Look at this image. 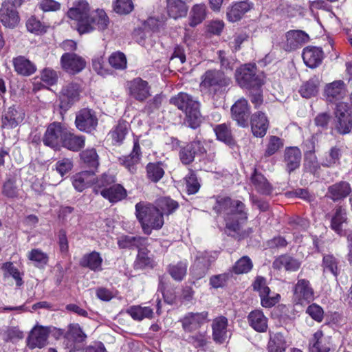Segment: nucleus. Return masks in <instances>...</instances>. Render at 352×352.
Listing matches in <instances>:
<instances>
[{
	"label": "nucleus",
	"mask_w": 352,
	"mask_h": 352,
	"mask_svg": "<svg viewBox=\"0 0 352 352\" xmlns=\"http://www.w3.org/2000/svg\"><path fill=\"white\" fill-rule=\"evenodd\" d=\"M251 184L254 189L262 195H270L272 192V187L267 179L260 173L254 169L251 176Z\"/></svg>",
	"instance_id": "40"
},
{
	"label": "nucleus",
	"mask_w": 352,
	"mask_h": 352,
	"mask_svg": "<svg viewBox=\"0 0 352 352\" xmlns=\"http://www.w3.org/2000/svg\"><path fill=\"white\" fill-rule=\"evenodd\" d=\"M0 20L3 25L8 28H14L18 24V13L10 1L3 3L0 9Z\"/></svg>",
	"instance_id": "27"
},
{
	"label": "nucleus",
	"mask_w": 352,
	"mask_h": 352,
	"mask_svg": "<svg viewBox=\"0 0 352 352\" xmlns=\"http://www.w3.org/2000/svg\"><path fill=\"white\" fill-rule=\"evenodd\" d=\"M87 335L77 323L70 324L65 335L66 345L71 350L76 349V344L85 341Z\"/></svg>",
	"instance_id": "25"
},
{
	"label": "nucleus",
	"mask_w": 352,
	"mask_h": 352,
	"mask_svg": "<svg viewBox=\"0 0 352 352\" xmlns=\"http://www.w3.org/2000/svg\"><path fill=\"white\" fill-rule=\"evenodd\" d=\"M50 333V327L35 325L30 332L28 338V346L30 349H41L47 345Z\"/></svg>",
	"instance_id": "14"
},
{
	"label": "nucleus",
	"mask_w": 352,
	"mask_h": 352,
	"mask_svg": "<svg viewBox=\"0 0 352 352\" xmlns=\"http://www.w3.org/2000/svg\"><path fill=\"white\" fill-rule=\"evenodd\" d=\"M166 10L170 17L177 19L186 16L188 9L183 0H166Z\"/></svg>",
	"instance_id": "35"
},
{
	"label": "nucleus",
	"mask_w": 352,
	"mask_h": 352,
	"mask_svg": "<svg viewBox=\"0 0 352 352\" xmlns=\"http://www.w3.org/2000/svg\"><path fill=\"white\" fill-rule=\"evenodd\" d=\"M301 152L297 147L287 148L285 151L284 162L289 173L294 171L300 166Z\"/></svg>",
	"instance_id": "36"
},
{
	"label": "nucleus",
	"mask_w": 352,
	"mask_h": 352,
	"mask_svg": "<svg viewBox=\"0 0 352 352\" xmlns=\"http://www.w3.org/2000/svg\"><path fill=\"white\" fill-rule=\"evenodd\" d=\"M133 9V4L131 0H116L114 3V11L120 14H129Z\"/></svg>",
	"instance_id": "62"
},
{
	"label": "nucleus",
	"mask_w": 352,
	"mask_h": 352,
	"mask_svg": "<svg viewBox=\"0 0 352 352\" xmlns=\"http://www.w3.org/2000/svg\"><path fill=\"white\" fill-rule=\"evenodd\" d=\"M319 81L317 78H311L300 87V93L303 98H309L317 94Z\"/></svg>",
	"instance_id": "53"
},
{
	"label": "nucleus",
	"mask_w": 352,
	"mask_h": 352,
	"mask_svg": "<svg viewBox=\"0 0 352 352\" xmlns=\"http://www.w3.org/2000/svg\"><path fill=\"white\" fill-rule=\"evenodd\" d=\"M26 27L29 32L39 34L46 32L45 27L35 16H31L26 22Z\"/></svg>",
	"instance_id": "63"
},
{
	"label": "nucleus",
	"mask_w": 352,
	"mask_h": 352,
	"mask_svg": "<svg viewBox=\"0 0 352 352\" xmlns=\"http://www.w3.org/2000/svg\"><path fill=\"white\" fill-rule=\"evenodd\" d=\"M80 157L85 163L91 167H97L99 164L98 155L94 148L82 151L80 153Z\"/></svg>",
	"instance_id": "61"
},
{
	"label": "nucleus",
	"mask_w": 352,
	"mask_h": 352,
	"mask_svg": "<svg viewBox=\"0 0 352 352\" xmlns=\"http://www.w3.org/2000/svg\"><path fill=\"white\" fill-rule=\"evenodd\" d=\"M302 56L307 67L316 68L322 63L323 52L318 47L309 46L303 50Z\"/></svg>",
	"instance_id": "31"
},
{
	"label": "nucleus",
	"mask_w": 352,
	"mask_h": 352,
	"mask_svg": "<svg viewBox=\"0 0 352 352\" xmlns=\"http://www.w3.org/2000/svg\"><path fill=\"white\" fill-rule=\"evenodd\" d=\"M129 125L126 122H120L111 131L110 134L113 141L121 143L129 132Z\"/></svg>",
	"instance_id": "55"
},
{
	"label": "nucleus",
	"mask_w": 352,
	"mask_h": 352,
	"mask_svg": "<svg viewBox=\"0 0 352 352\" xmlns=\"http://www.w3.org/2000/svg\"><path fill=\"white\" fill-rule=\"evenodd\" d=\"M187 272V263L186 262H179L177 264L170 265L168 272L175 280H182Z\"/></svg>",
	"instance_id": "57"
},
{
	"label": "nucleus",
	"mask_w": 352,
	"mask_h": 352,
	"mask_svg": "<svg viewBox=\"0 0 352 352\" xmlns=\"http://www.w3.org/2000/svg\"><path fill=\"white\" fill-rule=\"evenodd\" d=\"M135 215L146 234H151L152 230L161 229L164 223V216L159 208L150 203L136 204Z\"/></svg>",
	"instance_id": "2"
},
{
	"label": "nucleus",
	"mask_w": 352,
	"mask_h": 352,
	"mask_svg": "<svg viewBox=\"0 0 352 352\" xmlns=\"http://www.w3.org/2000/svg\"><path fill=\"white\" fill-rule=\"evenodd\" d=\"M147 239L142 236H122L118 239V244L120 248H140L146 243Z\"/></svg>",
	"instance_id": "47"
},
{
	"label": "nucleus",
	"mask_w": 352,
	"mask_h": 352,
	"mask_svg": "<svg viewBox=\"0 0 352 352\" xmlns=\"http://www.w3.org/2000/svg\"><path fill=\"white\" fill-rule=\"evenodd\" d=\"M15 71L23 76H30L36 72V66L25 57L19 56L13 60Z\"/></svg>",
	"instance_id": "43"
},
{
	"label": "nucleus",
	"mask_w": 352,
	"mask_h": 352,
	"mask_svg": "<svg viewBox=\"0 0 352 352\" xmlns=\"http://www.w3.org/2000/svg\"><path fill=\"white\" fill-rule=\"evenodd\" d=\"M62 69L70 74H76L80 72L86 66L84 58L75 54L66 52L60 58Z\"/></svg>",
	"instance_id": "13"
},
{
	"label": "nucleus",
	"mask_w": 352,
	"mask_h": 352,
	"mask_svg": "<svg viewBox=\"0 0 352 352\" xmlns=\"http://www.w3.org/2000/svg\"><path fill=\"white\" fill-rule=\"evenodd\" d=\"M342 153L340 148L333 146L331 148L329 151L326 153L322 164L324 166L331 167L338 164L341 157Z\"/></svg>",
	"instance_id": "56"
},
{
	"label": "nucleus",
	"mask_w": 352,
	"mask_h": 352,
	"mask_svg": "<svg viewBox=\"0 0 352 352\" xmlns=\"http://www.w3.org/2000/svg\"><path fill=\"white\" fill-rule=\"evenodd\" d=\"M346 89L342 80H335L327 84L324 90V96L329 102H336L346 96Z\"/></svg>",
	"instance_id": "22"
},
{
	"label": "nucleus",
	"mask_w": 352,
	"mask_h": 352,
	"mask_svg": "<svg viewBox=\"0 0 352 352\" xmlns=\"http://www.w3.org/2000/svg\"><path fill=\"white\" fill-rule=\"evenodd\" d=\"M336 128L341 134H346L350 132L352 127V120L348 105L340 102L336 106Z\"/></svg>",
	"instance_id": "9"
},
{
	"label": "nucleus",
	"mask_w": 352,
	"mask_h": 352,
	"mask_svg": "<svg viewBox=\"0 0 352 352\" xmlns=\"http://www.w3.org/2000/svg\"><path fill=\"white\" fill-rule=\"evenodd\" d=\"M253 267L252 260L248 256H243L239 259L233 266V271L234 273L245 274L249 272Z\"/></svg>",
	"instance_id": "58"
},
{
	"label": "nucleus",
	"mask_w": 352,
	"mask_h": 352,
	"mask_svg": "<svg viewBox=\"0 0 352 352\" xmlns=\"http://www.w3.org/2000/svg\"><path fill=\"white\" fill-rule=\"evenodd\" d=\"M85 144V136L76 135L67 128L61 146L77 152L81 150Z\"/></svg>",
	"instance_id": "32"
},
{
	"label": "nucleus",
	"mask_w": 352,
	"mask_h": 352,
	"mask_svg": "<svg viewBox=\"0 0 352 352\" xmlns=\"http://www.w3.org/2000/svg\"><path fill=\"white\" fill-rule=\"evenodd\" d=\"M232 117L237 124L243 127L248 126L250 109L248 101L244 98L238 100L231 108Z\"/></svg>",
	"instance_id": "19"
},
{
	"label": "nucleus",
	"mask_w": 352,
	"mask_h": 352,
	"mask_svg": "<svg viewBox=\"0 0 352 352\" xmlns=\"http://www.w3.org/2000/svg\"><path fill=\"white\" fill-rule=\"evenodd\" d=\"M208 15V9L205 3L194 4L190 10L188 17V25L195 28L203 23Z\"/></svg>",
	"instance_id": "29"
},
{
	"label": "nucleus",
	"mask_w": 352,
	"mask_h": 352,
	"mask_svg": "<svg viewBox=\"0 0 352 352\" xmlns=\"http://www.w3.org/2000/svg\"><path fill=\"white\" fill-rule=\"evenodd\" d=\"M28 258L34 263L36 267L43 268L48 263V255L39 249H32L28 253Z\"/></svg>",
	"instance_id": "52"
},
{
	"label": "nucleus",
	"mask_w": 352,
	"mask_h": 352,
	"mask_svg": "<svg viewBox=\"0 0 352 352\" xmlns=\"http://www.w3.org/2000/svg\"><path fill=\"white\" fill-rule=\"evenodd\" d=\"M73 167V162L69 158H63L59 160L55 164L56 170L61 175L64 176L69 173Z\"/></svg>",
	"instance_id": "64"
},
{
	"label": "nucleus",
	"mask_w": 352,
	"mask_h": 352,
	"mask_svg": "<svg viewBox=\"0 0 352 352\" xmlns=\"http://www.w3.org/2000/svg\"><path fill=\"white\" fill-rule=\"evenodd\" d=\"M311 352H329L330 343L327 338H324L322 331L318 330L313 335L309 341Z\"/></svg>",
	"instance_id": "37"
},
{
	"label": "nucleus",
	"mask_w": 352,
	"mask_h": 352,
	"mask_svg": "<svg viewBox=\"0 0 352 352\" xmlns=\"http://www.w3.org/2000/svg\"><path fill=\"white\" fill-rule=\"evenodd\" d=\"M351 187L348 182H340L328 188L329 197L334 201L346 197L351 192Z\"/></svg>",
	"instance_id": "41"
},
{
	"label": "nucleus",
	"mask_w": 352,
	"mask_h": 352,
	"mask_svg": "<svg viewBox=\"0 0 352 352\" xmlns=\"http://www.w3.org/2000/svg\"><path fill=\"white\" fill-rule=\"evenodd\" d=\"M141 154L138 139H134L131 153L129 155L120 157V162L129 172L134 173L137 170V165L140 162Z\"/></svg>",
	"instance_id": "28"
},
{
	"label": "nucleus",
	"mask_w": 352,
	"mask_h": 352,
	"mask_svg": "<svg viewBox=\"0 0 352 352\" xmlns=\"http://www.w3.org/2000/svg\"><path fill=\"white\" fill-rule=\"evenodd\" d=\"M254 290L259 292L261 297V305L264 307H272L278 302L280 296L276 294L274 296H270V289L266 285V280L261 277L258 276L253 283Z\"/></svg>",
	"instance_id": "17"
},
{
	"label": "nucleus",
	"mask_w": 352,
	"mask_h": 352,
	"mask_svg": "<svg viewBox=\"0 0 352 352\" xmlns=\"http://www.w3.org/2000/svg\"><path fill=\"white\" fill-rule=\"evenodd\" d=\"M133 320H142L144 318H151L153 315V311L149 307H142L140 305H135L129 307L126 310Z\"/></svg>",
	"instance_id": "49"
},
{
	"label": "nucleus",
	"mask_w": 352,
	"mask_h": 352,
	"mask_svg": "<svg viewBox=\"0 0 352 352\" xmlns=\"http://www.w3.org/2000/svg\"><path fill=\"white\" fill-rule=\"evenodd\" d=\"M213 210L217 214L224 215L226 231L230 235L238 234L241 223L247 219L244 204L228 197L218 196Z\"/></svg>",
	"instance_id": "1"
},
{
	"label": "nucleus",
	"mask_w": 352,
	"mask_h": 352,
	"mask_svg": "<svg viewBox=\"0 0 352 352\" xmlns=\"http://www.w3.org/2000/svg\"><path fill=\"white\" fill-rule=\"evenodd\" d=\"M116 182V178L112 175L107 173L102 174L100 177L96 178L92 183L94 185L93 191L96 194L102 195L103 190H107Z\"/></svg>",
	"instance_id": "44"
},
{
	"label": "nucleus",
	"mask_w": 352,
	"mask_h": 352,
	"mask_svg": "<svg viewBox=\"0 0 352 352\" xmlns=\"http://www.w3.org/2000/svg\"><path fill=\"white\" fill-rule=\"evenodd\" d=\"M287 347L286 338L283 333L278 332L270 335L268 352H285Z\"/></svg>",
	"instance_id": "42"
},
{
	"label": "nucleus",
	"mask_w": 352,
	"mask_h": 352,
	"mask_svg": "<svg viewBox=\"0 0 352 352\" xmlns=\"http://www.w3.org/2000/svg\"><path fill=\"white\" fill-rule=\"evenodd\" d=\"M254 3L249 0H245L234 3L228 8L227 17L231 22L240 20L247 12L253 8Z\"/></svg>",
	"instance_id": "26"
},
{
	"label": "nucleus",
	"mask_w": 352,
	"mask_h": 352,
	"mask_svg": "<svg viewBox=\"0 0 352 352\" xmlns=\"http://www.w3.org/2000/svg\"><path fill=\"white\" fill-rule=\"evenodd\" d=\"M249 325L259 333L266 332L268 328V319L261 310L252 311L248 316Z\"/></svg>",
	"instance_id": "30"
},
{
	"label": "nucleus",
	"mask_w": 352,
	"mask_h": 352,
	"mask_svg": "<svg viewBox=\"0 0 352 352\" xmlns=\"http://www.w3.org/2000/svg\"><path fill=\"white\" fill-rule=\"evenodd\" d=\"M254 65L246 64L236 71V80L242 87L252 88L259 87L263 84L262 80L256 74Z\"/></svg>",
	"instance_id": "5"
},
{
	"label": "nucleus",
	"mask_w": 352,
	"mask_h": 352,
	"mask_svg": "<svg viewBox=\"0 0 352 352\" xmlns=\"http://www.w3.org/2000/svg\"><path fill=\"white\" fill-rule=\"evenodd\" d=\"M89 10L90 8L86 0H77L67 11V16L77 22V30L79 33L87 28L85 23L90 14Z\"/></svg>",
	"instance_id": "7"
},
{
	"label": "nucleus",
	"mask_w": 352,
	"mask_h": 352,
	"mask_svg": "<svg viewBox=\"0 0 352 352\" xmlns=\"http://www.w3.org/2000/svg\"><path fill=\"white\" fill-rule=\"evenodd\" d=\"M268 126V120L263 113L257 112L252 115L251 128L254 136L258 138L263 137L267 133Z\"/></svg>",
	"instance_id": "33"
},
{
	"label": "nucleus",
	"mask_w": 352,
	"mask_h": 352,
	"mask_svg": "<svg viewBox=\"0 0 352 352\" xmlns=\"http://www.w3.org/2000/svg\"><path fill=\"white\" fill-rule=\"evenodd\" d=\"M25 118L24 111L14 106L9 107L2 116V127L7 129L16 128Z\"/></svg>",
	"instance_id": "24"
},
{
	"label": "nucleus",
	"mask_w": 352,
	"mask_h": 352,
	"mask_svg": "<svg viewBox=\"0 0 352 352\" xmlns=\"http://www.w3.org/2000/svg\"><path fill=\"white\" fill-rule=\"evenodd\" d=\"M127 89L129 96L139 102H144L151 96L148 82L141 78H135L129 81Z\"/></svg>",
	"instance_id": "11"
},
{
	"label": "nucleus",
	"mask_w": 352,
	"mask_h": 352,
	"mask_svg": "<svg viewBox=\"0 0 352 352\" xmlns=\"http://www.w3.org/2000/svg\"><path fill=\"white\" fill-rule=\"evenodd\" d=\"M147 177L153 182H157L164 175L160 163H148L146 166Z\"/></svg>",
	"instance_id": "54"
},
{
	"label": "nucleus",
	"mask_w": 352,
	"mask_h": 352,
	"mask_svg": "<svg viewBox=\"0 0 352 352\" xmlns=\"http://www.w3.org/2000/svg\"><path fill=\"white\" fill-rule=\"evenodd\" d=\"M75 124L78 130L89 133L96 129L98 119L92 110L83 109L76 114Z\"/></svg>",
	"instance_id": "15"
},
{
	"label": "nucleus",
	"mask_w": 352,
	"mask_h": 352,
	"mask_svg": "<svg viewBox=\"0 0 352 352\" xmlns=\"http://www.w3.org/2000/svg\"><path fill=\"white\" fill-rule=\"evenodd\" d=\"M109 23V19L103 10L97 9L90 12L85 24L87 25V30L80 31V34L89 33L94 30H104L107 28Z\"/></svg>",
	"instance_id": "8"
},
{
	"label": "nucleus",
	"mask_w": 352,
	"mask_h": 352,
	"mask_svg": "<svg viewBox=\"0 0 352 352\" xmlns=\"http://www.w3.org/2000/svg\"><path fill=\"white\" fill-rule=\"evenodd\" d=\"M314 299V291L309 281L298 279L294 287V300L297 304H307Z\"/></svg>",
	"instance_id": "10"
},
{
	"label": "nucleus",
	"mask_w": 352,
	"mask_h": 352,
	"mask_svg": "<svg viewBox=\"0 0 352 352\" xmlns=\"http://www.w3.org/2000/svg\"><path fill=\"white\" fill-rule=\"evenodd\" d=\"M214 258L208 252H199L196 256V259L191 267V273L196 279H200L204 277L211 264Z\"/></svg>",
	"instance_id": "18"
},
{
	"label": "nucleus",
	"mask_w": 352,
	"mask_h": 352,
	"mask_svg": "<svg viewBox=\"0 0 352 352\" xmlns=\"http://www.w3.org/2000/svg\"><path fill=\"white\" fill-rule=\"evenodd\" d=\"M339 260L333 254H326L323 256L322 267L324 274H331L337 276L339 272Z\"/></svg>",
	"instance_id": "50"
},
{
	"label": "nucleus",
	"mask_w": 352,
	"mask_h": 352,
	"mask_svg": "<svg viewBox=\"0 0 352 352\" xmlns=\"http://www.w3.org/2000/svg\"><path fill=\"white\" fill-rule=\"evenodd\" d=\"M81 89L79 84L75 82L65 83L60 92V107L68 109L80 98Z\"/></svg>",
	"instance_id": "12"
},
{
	"label": "nucleus",
	"mask_w": 352,
	"mask_h": 352,
	"mask_svg": "<svg viewBox=\"0 0 352 352\" xmlns=\"http://www.w3.org/2000/svg\"><path fill=\"white\" fill-rule=\"evenodd\" d=\"M101 196L113 204L124 199L127 192L121 184L115 183L107 190H103Z\"/></svg>",
	"instance_id": "34"
},
{
	"label": "nucleus",
	"mask_w": 352,
	"mask_h": 352,
	"mask_svg": "<svg viewBox=\"0 0 352 352\" xmlns=\"http://www.w3.org/2000/svg\"><path fill=\"white\" fill-rule=\"evenodd\" d=\"M179 206L178 203L169 198V197H161L156 201V206L155 207L159 208V211L166 215H169L177 209Z\"/></svg>",
	"instance_id": "51"
},
{
	"label": "nucleus",
	"mask_w": 352,
	"mask_h": 352,
	"mask_svg": "<svg viewBox=\"0 0 352 352\" xmlns=\"http://www.w3.org/2000/svg\"><path fill=\"white\" fill-rule=\"evenodd\" d=\"M72 179L74 188L79 192H82L94 183L95 174L92 171H82L75 174Z\"/></svg>",
	"instance_id": "39"
},
{
	"label": "nucleus",
	"mask_w": 352,
	"mask_h": 352,
	"mask_svg": "<svg viewBox=\"0 0 352 352\" xmlns=\"http://www.w3.org/2000/svg\"><path fill=\"white\" fill-rule=\"evenodd\" d=\"M231 82L230 78L218 69H208L201 76L200 91L209 95L215 94L220 89L228 87Z\"/></svg>",
	"instance_id": "4"
},
{
	"label": "nucleus",
	"mask_w": 352,
	"mask_h": 352,
	"mask_svg": "<svg viewBox=\"0 0 352 352\" xmlns=\"http://www.w3.org/2000/svg\"><path fill=\"white\" fill-rule=\"evenodd\" d=\"M103 259L100 254L96 251L85 254L80 260V264L82 267H87L94 272L102 270V264Z\"/></svg>",
	"instance_id": "38"
},
{
	"label": "nucleus",
	"mask_w": 352,
	"mask_h": 352,
	"mask_svg": "<svg viewBox=\"0 0 352 352\" xmlns=\"http://www.w3.org/2000/svg\"><path fill=\"white\" fill-rule=\"evenodd\" d=\"M67 127L60 122L51 123L43 137V144L54 149L59 148L63 143Z\"/></svg>",
	"instance_id": "6"
},
{
	"label": "nucleus",
	"mask_w": 352,
	"mask_h": 352,
	"mask_svg": "<svg viewBox=\"0 0 352 352\" xmlns=\"http://www.w3.org/2000/svg\"><path fill=\"white\" fill-rule=\"evenodd\" d=\"M109 63L116 69H124L126 67V58L120 52L113 53L109 58Z\"/></svg>",
	"instance_id": "59"
},
{
	"label": "nucleus",
	"mask_w": 352,
	"mask_h": 352,
	"mask_svg": "<svg viewBox=\"0 0 352 352\" xmlns=\"http://www.w3.org/2000/svg\"><path fill=\"white\" fill-rule=\"evenodd\" d=\"M2 268L5 271L6 274L11 276L15 280L17 286H21L23 284V281L22 279V274L13 265L12 263H5L3 265Z\"/></svg>",
	"instance_id": "60"
},
{
	"label": "nucleus",
	"mask_w": 352,
	"mask_h": 352,
	"mask_svg": "<svg viewBox=\"0 0 352 352\" xmlns=\"http://www.w3.org/2000/svg\"><path fill=\"white\" fill-rule=\"evenodd\" d=\"M214 130L217 140L230 146L235 144L230 125L225 123L218 124L215 126Z\"/></svg>",
	"instance_id": "46"
},
{
	"label": "nucleus",
	"mask_w": 352,
	"mask_h": 352,
	"mask_svg": "<svg viewBox=\"0 0 352 352\" xmlns=\"http://www.w3.org/2000/svg\"><path fill=\"white\" fill-rule=\"evenodd\" d=\"M228 326V319L224 316H219L213 320L212 324V338L215 342L222 344L230 337Z\"/></svg>",
	"instance_id": "20"
},
{
	"label": "nucleus",
	"mask_w": 352,
	"mask_h": 352,
	"mask_svg": "<svg viewBox=\"0 0 352 352\" xmlns=\"http://www.w3.org/2000/svg\"><path fill=\"white\" fill-rule=\"evenodd\" d=\"M300 263L296 258L287 255H283L276 258L273 263L276 269L285 268L287 271H296L299 269Z\"/></svg>",
	"instance_id": "45"
},
{
	"label": "nucleus",
	"mask_w": 352,
	"mask_h": 352,
	"mask_svg": "<svg viewBox=\"0 0 352 352\" xmlns=\"http://www.w3.org/2000/svg\"><path fill=\"white\" fill-rule=\"evenodd\" d=\"M170 103L185 113V120L189 126L196 129L199 126L202 120L200 104L191 96L181 92L170 99Z\"/></svg>",
	"instance_id": "3"
},
{
	"label": "nucleus",
	"mask_w": 352,
	"mask_h": 352,
	"mask_svg": "<svg viewBox=\"0 0 352 352\" xmlns=\"http://www.w3.org/2000/svg\"><path fill=\"white\" fill-rule=\"evenodd\" d=\"M206 152L204 144L199 140H195L181 148L179 158L184 164H189L193 162L196 155Z\"/></svg>",
	"instance_id": "21"
},
{
	"label": "nucleus",
	"mask_w": 352,
	"mask_h": 352,
	"mask_svg": "<svg viewBox=\"0 0 352 352\" xmlns=\"http://www.w3.org/2000/svg\"><path fill=\"white\" fill-rule=\"evenodd\" d=\"M208 312H189L182 319V327L185 331L192 332L199 329L208 321Z\"/></svg>",
	"instance_id": "16"
},
{
	"label": "nucleus",
	"mask_w": 352,
	"mask_h": 352,
	"mask_svg": "<svg viewBox=\"0 0 352 352\" xmlns=\"http://www.w3.org/2000/svg\"><path fill=\"white\" fill-rule=\"evenodd\" d=\"M284 48L287 52L294 51L309 41V36L302 30H290L286 34Z\"/></svg>",
	"instance_id": "23"
},
{
	"label": "nucleus",
	"mask_w": 352,
	"mask_h": 352,
	"mask_svg": "<svg viewBox=\"0 0 352 352\" xmlns=\"http://www.w3.org/2000/svg\"><path fill=\"white\" fill-rule=\"evenodd\" d=\"M346 212L344 209L338 207L335 210V213L331 219V228L336 232L341 234L343 231V224L346 223Z\"/></svg>",
	"instance_id": "48"
}]
</instances>
